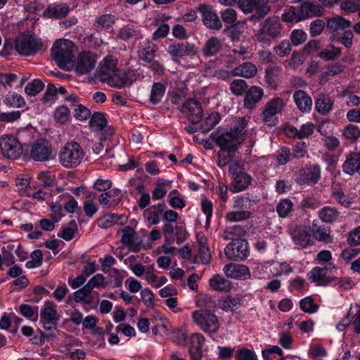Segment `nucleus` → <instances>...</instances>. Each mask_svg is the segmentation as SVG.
I'll return each instance as SVG.
<instances>
[{
  "mask_svg": "<svg viewBox=\"0 0 360 360\" xmlns=\"http://www.w3.org/2000/svg\"><path fill=\"white\" fill-rule=\"evenodd\" d=\"M75 46L69 39H59L51 48V56L57 65L63 70L73 68Z\"/></svg>",
  "mask_w": 360,
  "mask_h": 360,
  "instance_id": "f257e3e1",
  "label": "nucleus"
},
{
  "mask_svg": "<svg viewBox=\"0 0 360 360\" xmlns=\"http://www.w3.org/2000/svg\"><path fill=\"white\" fill-rule=\"evenodd\" d=\"M282 37V24L276 17L266 18L259 25L255 34L257 41L263 46H269L273 39Z\"/></svg>",
  "mask_w": 360,
  "mask_h": 360,
  "instance_id": "f03ea898",
  "label": "nucleus"
},
{
  "mask_svg": "<svg viewBox=\"0 0 360 360\" xmlns=\"http://www.w3.org/2000/svg\"><path fill=\"white\" fill-rule=\"evenodd\" d=\"M231 177V192L235 193L247 189L252 184V178L245 172L244 162L240 159L233 161L229 167Z\"/></svg>",
  "mask_w": 360,
  "mask_h": 360,
  "instance_id": "7ed1b4c3",
  "label": "nucleus"
},
{
  "mask_svg": "<svg viewBox=\"0 0 360 360\" xmlns=\"http://www.w3.org/2000/svg\"><path fill=\"white\" fill-rule=\"evenodd\" d=\"M165 236V243L158 248L165 254H174L175 248L171 245L176 241L177 244L184 242L188 234L186 229L181 226H174L172 224H165L162 228Z\"/></svg>",
  "mask_w": 360,
  "mask_h": 360,
  "instance_id": "20e7f679",
  "label": "nucleus"
},
{
  "mask_svg": "<svg viewBox=\"0 0 360 360\" xmlns=\"http://www.w3.org/2000/svg\"><path fill=\"white\" fill-rule=\"evenodd\" d=\"M84 155V151L79 143L70 142L61 148L59 153V160L65 167L72 168L80 164Z\"/></svg>",
  "mask_w": 360,
  "mask_h": 360,
  "instance_id": "39448f33",
  "label": "nucleus"
},
{
  "mask_svg": "<svg viewBox=\"0 0 360 360\" xmlns=\"http://www.w3.org/2000/svg\"><path fill=\"white\" fill-rule=\"evenodd\" d=\"M238 5L245 13H250L255 10V13L248 18L254 23L260 21L271 11L269 0H240Z\"/></svg>",
  "mask_w": 360,
  "mask_h": 360,
  "instance_id": "423d86ee",
  "label": "nucleus"
},
{
  "mask_svg": "<svg viewBox=\"0 0 360 360\" xmlns=\"http://www.w3.org/2000/svg\"><path fill=\"white\" fill-rule=\"evenodd\" d=\"M194 322L205 333H216L219 328V323L217 316L207 309L194 311L192 314Z\"/></svg>",
  "mask_w": 360,
  "mask_h": 360,
  "instance_id": "0eeeda50",
  "label": "nucleus"
},
{
  "mask_svg": "<svg viewBox=\"0 0 360 360\" xmlns=\"http://www.w3.org/2000/svg\"><path fill=\"white\" fill-rule=\"evenodd\" d=\"M43 43L41 39L34 35L22 34L17 37L15 41L16 51L22 56H29L34 55L42 48Z\"/></svg>",
  "mask_w": 360,
  "mask_h": 360,
  "instance_id": "6e6552de",
  "label": "nucleus"
},
{
  "mask_svg": "<svg viewBox=\"0 0 360 360\" xmlns=\"http://www.w3.org/2000/svg\"><path fill=\"white\" fill-rule=\"evenodd\" d=\"M0 151L8 159H18L22 153V146L19 141L12 135H4L0 137Z\"/></svg>",
  "mask_w": 360,
  "mask_h": 360,
  "instance_id": "1a4fd4ad",
  "label": "nucleus"
},
{
  "mask_svg": "<svg viewBox=\"0 0 360 360\" xmlns=\"http://www.w3.org/2000/svg\"><path fill=\"white\" fill-rule=\"evenodd\" d=\"M285 106L282 98L276 97L265 105L261 114L262 121L268 126H275L278 123L276 115L281 113Z\"/></svg>",
  "mask_w": 360,
  "mask_h": 360,
  "instance_id": "9d476101",
  "label": "nucleus"
},
{
  "mask_svg": "<svg viewBox=\"0 0 360 360\" xmlns=\"http://www.w3.org/2000/svg\"><path fill=\"white\" fill-rule=\"evenodd\" d=\"M197 10L201 13L203 25L207 29L218 31L222 28V22L212 6L202 4Z\"/></svg>",
  "mask_w": 360,
  "mask_h": 360,
  "instance_id": "9b49d317",
  "label": "nucleus"
},
{
  "mask_svg": "<svg viewBox=\"0 0 360 360\" xmlns=\"http://www.w3.org/2000/svg\"><path fill=\"white\" fill-rule=\"evenodd\" d=\"M224 252L229 259L243 260L249 255L248 243L245 240L231 241L226 245Z\"/></svg>",
  "mask_w": 360,
  "mask_h": 360,
  "instance_id": "f8f14e48",
  "label": "nucleus"
},
{
  "mask_svg": "<svg viewBox=\"0 0 360 360\" xmlns=\"http://www.w3.org/2000/svg\"><path fill=\"white\" fill-rule=\"evenodd\" d=\"M240 130L237 128L233 131L223 133L216 138V143L221 149L236 151L243 139L240 135Z\"/></svg>",
  "mask_w": 360,
  "mask_h": 360,
  "instance_id": "ddd939ff",
  "label": "nucleus"
},
{
  "mask_svg": "<svg viewBox=\"0 0 360 360\" xmlns=\"http://www.w3.org/2000/svg\"><path fill=\"white\" fill-rule=\"evenodd\" d=\"M321 179V167L317 164L307 165L300 169L297 177V182L300 185L314 186Z\"/></svg>",
  "mask_w": 360,
  "mask_h": 360,
  "instance_id": "4468645a",
  "label": "nucleus"
},
{
  "mask_svg": "<svg viewBox=\"0 0 360 360\" xmlns=\"http://www.w3.org/2000/svg\"><path fill=\"white\" fill-rule=\"evenodd\" d=\"M52 147L46 140L39 139L31 146L30 157L38 162L47 161L52 158Z\"/></svg>",
  "mask_w": 360,
  "mask_h": 360,
  "instance_id": "2eb2a0df",
  "label": "nucleus"
},
{
  "mask_svg": "<svg viewBox=\"0 0 360 360\" xmlns=\"http://www.w3.org/2000/svg\"><path fill=\"white\" fill-rule=\"evenodd\" d=\"M96 62V56L87 51H83L79 53L77 60H75V68L79 75L88 74L94 68Z\"/></svg>",
  "mask_w": 360,
  "mask_h": 360,
  "instance_id": "dca6fc26",
  "label": "nucleus"
},
{
  "mask_svg": "<svg viewBox=\"0 0 360 360\" xmlns=\"http://www.w3.org/2000/svg\"><path fill=\"white\" fill-rule=\"evenodd\" d=\"M180 110L193 124L198 123L203 115L201 104L195 99H188L186 101Z\"/></svg>",
  "mask_w": 360,
  "mask_h": 360,
  "instance_id": "f3484780",
  "label": "nucleus"
},
{
  "mask_svg": "<svg viewBox=\"0 0 360 360\" xmlns=\"http://www.w3.org/2000/svg\"><path fill=\"white\" fill-rule=\"evenodd\" d=\"M167 52L173 57L193 56L198 53L197 47L188 42L174 43L169 46Z\"/></svg>",
  "mask_w": 360,
  "mask_h": 360,
  "instance_id": "a211bd4d",
  "label": "nucleus"
},
{
  "mask_svg": "<svg viewBox=\"0 0 360 360\" xmlns=\"http://www.w3.org/2000/svg\"><path fill=\"white\" fill-rule=\"evenodd\" d=\"M289 232L297 245L306 248L313 244L311 235L304 227L292 226L290 229Z\"/></svg>",
  "mask_w": 360,
  "mask_h": 360,
  "instance_id": "6ab92c4d",
  "label": "nucleus"
},
{
  "mask_svg": "<svg viewBox=\"0 0 360 360\" xmlns=\"http://www.w3.org/2000/svg\"><path fill=\"white\" fill-rule=\"evenodd\" d=\"M41 321L46 330H52L57 326L56 311L53 307V304L46 302L41 312Z\"/></svg>",
  "mask_w": 360,
  "mask_h": 360,
  "instance_id": "aec40b11",
  "label": "nucleus"
},
{
  "mask_svg": "<svg viewBox=\"0 0 360 360\" xmlns=\"http://www.w3.org/2000/svg\"><path fill=\"white\" fill-rule=\"evenodd\" d=\"M117 62V60L112 56L106 57L100 64L97 78L102 82L108 80L109 76L118 69Z\"/></svg>",
  "mask_w": 360,
  "mask_h": 360,
  "instance_id": "412c9836",
  "label": "nucleus"
},
{
  "mask_svg": "<svg viewBox=\"0 0 360 360\" xmlns=\"http://www.w3.org/2000/svg\"><path fill=\"white\" fill-rule=\"evenodd\" d=\"M299 10L302 20L323 14V8L318 3L309 1H303Z\"/></svg>",
  "mask_w": 360,
  "mask_h": 360,
  "instance_id": "4be33fe9",
  "label": "nucleus"
},
{
  "mask_svg": "<svg viewBox=\"0 0 360 360\" xmlns=\"http://www.w3.org/2000/svg\"><path fill=\"white\" fill-rule=\"evenodd\" d=\"M69 11L70 8L66 4L54 3L44 10L43 16L47 18L60 19L66 17Z\"/></svg>",
  "mask_w": 360,
  "mask_h": 360,
  "instance_id": "5701e85b",
  "label": "nucleus"
},
{
  "mask_svg": "<svg viewBox=\"0 0 360 360\" xmlns=\"http://www.w3.org/2000/svg\"><path fill=\"white\" fill-rule=\"evenodd\" d=\"M223 271L227 277L232 278H247L250 276V270L243 264H228Z\"/></svg>",
  "mask_w": 360,
  "mask_h": 360,
  "instance_id": "b1692460",
  "label": "nucleus"
},
{
  "mask_svg": "<svg viewBox=\"0 0 360 360\" xmlns=\"http://www.w3.org/2000/svg\"><path fill=\"white\" fill-rule=\"evenodd\" d=\"M263 89L257 86H252L245 94L244 106L247 109H252L260 101L263 96Z\"/></svg>",
  "mask_w": 360,
  "mask_h": 360,
  "instance_id": "393cba45",
  "label": "nucleus"
},
{
  "mask_svg": "<svg viewBox=\"0 0 360 360\" xmlns=\"http://www.w3.org/2000/svg\"><path fill=\"white\" fill-rule=\"evenodd\" d=\"M293 99L297 108L302 112H309L312 108L311 97L304 91L297 90L293 94Z\"/></svg>",
  "mask_w": 360,
  "mask_h": 360,
  "instance_id": "a878e982",
  "label": "nucleus"
},
{
  "mask_svg": "<svg viewBox=\"0 0 360 360\" xmlns=\"http://www.w3.org/2000/svg\"><path fill=\"white\" fill-rule=\"evenodd\" d=\"M167 206L164 203L153 205L145 210L143 217L150 225H155L160 222V216L164 212Z\"/></svg>",
  "mask_w": 360,
  "mask_h": 360,
  "instance_id": "bb28decb",
  "label": "nucleus"
},
{
  "mask_svg": "<svg viewBox=\"0 0 360 360\" xmlns=\"http://www.w3.org/2000/svg\"><path fill=\"white\" fill-rule=\"evenodd\" d=\"M333 100L326 94H320L315 99V108L319 114L327 115L333 108Z\"/></svg>",
  "mask_w": 360,
  "mask_h": 360,
  "instance_id": "cd10ccee",
  "label": "nucleus"
},
{
  "mask_svg": "<svg viewBox=\"0 0 360 360\" xmlns=\"http://www.w3.org/2000/svg\"><path fill=\"white\" fill-rule=\"evenodd\" d=\"M343 171L352 175L354 173L360 174V152L350 153L342 165Z\"/></svg>",
  "mask_w": 360,
  "mask_h": 360,
  "instance_id": "c85d7f7f",
  "label": "nucleus"
},
{
  "mask_svg": "<svg viewBox=\"0 0 360 360\" xmlns=\"http://www.w3.org/2000/svg\"><path fill=\"white\" fill-rule=\"evenodd\" d=\"M157 51L158 47L153 42L144 40L141 43L138 53L140 59L147 62L154 58Z\"/></svg>",
  "mask_w": 360,
  "mask_h": 360,
  "instance_id": "c756f323",
  "label": "nucleus"
},
{
  "mask_svg": "<svg viewBox=\"0 0 360 360\" xmlns=\"http://www.w3.org/2000/svg\"><path fill=\"white\" fill-rule=\"evenodd\" d=\"M257 69L255 65L250 62H244L232 70V75L234 77H242L252 78L256 75Z\"/></svg>",
  "mask_w": 360,
  "mask_h": 360,
  "instance_id": "7c9ffc66",
  "label": "nucleus"
},
{
  "mask_svg": "<svg viewBox=\"0 0 360 360\" xmlns=\"http://www.w3.org/2000/svg\"><path fill=\"white\" fill-rule=\"evenodd\" d=\"M210 285L216 291L229 292L232 288L231 282L220 274L214 275L210 279Z\"/></svg>",
  "mask_w": 360,
  "mask_h": 360,
  "instance_id": "2f4dec72",
  "label": "nucleus"
},
{
  "mask_svg": "<svg viewBox=\"0 0 360 360\" xmlns=\"http://www.w3.org/2000/svg\"><path fill=\"white\" fill-rule=\"evenodd\" d=\"M351 22L342 17L338 16L328 20L327 28L331 32L332 34H338L340 30H344L351 27Z\"/></svg>",
  "mask_w": 360,
  "mask_h": 360,
  "instance_id": "473e14b6",
  "label": "nucleus"
},
{
  "mask_svg": "<svg viewBox=\"0 0 360 360\" xmlns=\"http://www.w3.org/2000/svg\"><path fill=\"white\" fill-rule=\"evenodd\" d=\"M222 46L221 41L216 37L210 38L204 44L202 51L204 56L210 57L216 55Z\"/></svg>",
  "mask_w": 360,
  "mask_h": 360,
  "instance_id": "72a5a7b5",
  "label": "nucleus"
},
{
  "mask_svg": "<svg viewBox=\"0 0 360 360\" xmlns=\"http://www.w3.org/2000/svg\"><path fill=\"white\" fill-rule=\"evenodd\" d=\"M327 269L321 267H314L310 271L309 280L318 285H326L330 281L326 277Z\"/></svg>",
  "mask_w": 360,
  "mask_h": 360,
  "instance_id": "f704fd0d",
  "label": "nucleus"
},
{
  "mask_svg": "<svg viewBox=\"0 0 360 360\" xmlns=\"http://www.w3.org/2000/svg\"><path fill=\"white\" fill-rule=\"evenodd\" d=\"M103 82H106L109 85L114 87L121 88L124 86L127 82V73L123 70L117 69L115 72H113V74L109 76L108 80H105Z\"/></svg>",
  "mask_w": 360,
  "mask_h": 360,
  "instance_id": "c9c22d12",
  "label": "nucleus"
},
{
  "mask_svg": "<svg viewBox=\"0 0 360 360\" xmlns=\"http://www.w3.org/2000/svg\"><path fill=\"white\" fill-rule=\"evenodd\" d=\"M340 215V212L335 207L326 206L319 211V217L326 223H333L335 221Z\"/></svg>",
  "mask_w": 360,
  "mask_h": 360,
  "instance_id": "e433bc0d",
  "label": "nucleus"
},
{
  "mask_svg": "<svg viewBox=\"0 0 360 360\" xmlns=\"http://www.w3.org/2000/svg\"><path fill=\"white\" fill-rule=\"evenodd\" d=\"M310 231L313 237L319 241H327L330 237V231L324 225L319 224L316 221H314Z\"/></svg>",
  "mask_w": 360,
  "mask_h": 360,
  "instance_id": "4c0bfd02",
  "label": "nucleus"
},
{
  "mask_svg": "<svg viewBox=\"0 0 360 360\" xmlns=\"http://www.w3.org/2000/svg\"><path fill=\"white\" fill-rule=\"evenodd\" d=\"M245 234L244 227L236 225L227 227L222 235V237L226 240H240L239 238L243 237Z\"/></svg>",
  "mask_w": 360,
  "mask_h": 360,
  "instance_id": "58836bf2",
  "label": "nucleus"
},
{
  "mask_svg": "<svg viewBox=\"0 0 360 360\" xmlns=\"http://www.w3.org/2000/svg\"><path fill=\"white\" fill-rule=\"evenodd\" d=\"M166 90V86L162 82H155L151 89L150 102L153 104L159 103L163 98Z\"/></svg>",
  "mask_w": 360,
  "mask_h": 360,
  "instance_id": "ea45409f",
  "label": "nucleus"
},
{
  "mask_svg": "<svg viewBox=\"0 0 360 360\" xmlns=\"http://www.w3.org/2000/svg\"><path fill=\"white\" fill-rule=\"evenodd\" d=\"M250 210H235L227 212L225 215V219L229 222H238L250 219L252 216Z\"/></svg>",
  "mask_w": 360,
  "mask_h": 360,
  "instance_id": "a19ab883",
  "label": "nucleus"
},
{
  "mask_svg": "<svg viewBox=\"0 0 360 360\" xmlns=\"http://www.w3.org/2000/svg\"><path fill=\"white\" fill-rule=\"evenodd\" d=\"M115 22V17L110 14H103L98 16L94 24L97 30H106Z\"/></svg>",
  "mask_w": 360,
  "mask_h": 360,
  "instance_id": "79ce46f5",
  "label": "nucleus"
},
{
  "mask_svg": "<svg viewBox=\"0 0 360 360\" xmlns=\"http://www.w3.org/2000/svg\"><path fill=\"white\" fill-rule=\"evenodd\" d=\"M140 31L134 26H124L122 27L117 35V38L121 40L127 41L131 38L141 37Z\"/></svg>",
  "mask_w": 360,
  "mask_h": 360,
  "instance_id": "37998d69",
  "label": "nucleus"
},
{
  "mask_svg": "<svg viewBox=\"0 0 360 360\" xmlns=\"http://www.w3.org/2000/svg\"><path fill=\"white\" fill-rule=\"evenodd\" d=\"M107 120L104 115L101 112H95L91 117L89 121V127L94 131H100L105 127Z\"/></svg>",
  "mask_w": 360,
  "mask_h": 360,
  "instance_id": "c03bdc74",
  "label": "nucleus"
},
{
  "mask_svg": "<svg viewBox=\"0 0 360 360\" xmlns=\"http://www.w3.org/2000/svg\"><path fill=\"white\" fill-rule=\"evenodd\" d=\"M344 70L342 65L338 63L328 65L327 70L321 73L320 75V81L321 82H326L329 80L330 77L334 75L340 74Z\"/></svg>",
  "mask_w": 360,
  "mask_h": 360,
  "instance_id": "a18cd8bd",
  "label": "nucleus"
},
{
  "mask_svg": "<svg viewBox=\"0 0 360 360\" xmlns=\"http://www.w3.org/2000/svg\"><path fill=\"white\" fill-rule=\"evenodd\" d=\"M354 34L349 30H345L342 34H333L330 37L332 41H337L342 44L346 48H350L352 46Z\"/></svg>",
  "mask_w": 360,
  "mask_h": 360,
  "instance_id": "49530a36",
  "label": "nucleus"
},
{
  "mask_svg": "<svg viewBox=\"0 0 360 360\" xmlns=\"http://www.w3.org/2000/svg\"><path fill=\"white\" fill-rule=\"evenodd\" d=\"M248 89V83L242 79H234L230 84V91L236 96H241L244 95Z\"/></svg>",
  "mask_w": 360,
  "mask_h": 360,
  "instance_id": "de8ad7c7",
  "label": "nucleus"
},
{
  "mask_svg": "<svg viewBox=\"0 0 360 360\" xmlns=\"http://www.w3.org/2000/svg\"><path fill=\"white\" fill-rule=\"evenodd\" d=\"M254 205V200H251L248 195H243L235 198L233 207L238 210H250Z\"/></svg>",
  "mask_w": 360,
  "mask_h": 360,
  "instance_id": "09e8293b",
  "label": "nucleus"
},
{
  "mask_svg": "<svg viewBox=\"0 0 360 360\" xmlns=\"http://www.w3.org/2000/svg\"><path fill=\"white\" fill-rule=\"evenodd\" d=\"M292 202L290 199L284 198L278 203L276 212L280 217L285 218L292 210Z\"/></svg>",
  "mask_w": 360,
  "mask_h": 360,
  "instance_id": "8fccbe9b",
  "label": "nucleus"
},
{
  "mask_svg": "<svg viewBox=\"0 0 360 360\" xmlns=\"http://www.w3.org/2000/svg\"><path fill=\"white\" fill-rule=\"evenodd\" d=\"M120 216L115 214H108L100 217L98 220V225L102 229H108L117 224L120 219Z\"/></svg>",
  "mask_w": 360,
  "mask_h": 360,
  "instance_id": "3c124183",
  "label": "nucleus"
},
{
  "mask_svg": "<svg viewBox=\"0 0 360 360\" xmlns=\"http://www.w3.org/2000/svg\"><path fill=\"white\" fill-rule=\"evenodd\" d=\"M341 53V49L339 47H335L333 45L326 47L325 49L322 50L319 56L323 59L326 60H333L338 58Z\"/></svg>",
  "mask_w": 360,
  "mask_h": 360,
  "instance_id": "603ef678",
  "label": "nucleus"
},
{
  "mask_svg": "<svg viewBox=\"0 0 360 360\" xmlns=\"http://www.w3.org/2000/svg\"><path fill=\"white\" fill-rule=\"evenodd\" d=\"M281 70L280 66H274L266 70L265 79L271 87L276 86L277 77Z\"/></svg>",
  "mask_w": 360,
  "mask_h": 360,
  "instance_id": "864d4df0",
  "label": "nucleus"
},
{
  "mask_svg": "<svg viewBox=\"0 0 360 360\" xmlns=\"http://www.w3.org/2000/svg\"><path fill=\"white\" fill-rule=\"evenodd\" d=\"M19 311L25 318L37 321L38 319V307L22 304L19 307Z\"/></svg>",
  "mask_w": 360,
  "mask_h": 360,
  "instance_id": "5fc2aeb1",
  "label": "nucleus"
},
{
  "mask_svg": "<svg viewBox=\"0 0 360 360\" xmlns=\"http://www.w3.org/2000/svg\"><path fill=\"white\" fill-rule=\"evenodd\" d=\"M239 304V298L231 296H226L220 301V307L226 311L235 310Z\"/></svg>",
  "mask_w": 360,
  "mask_h": 360,
  "instance_id": "6e6d98bb",
  "label": "nucleus"
},
{
  "mask_svg": "<svg viewBox=\"0 0 360 360\" xmlns=\"http://www.w3.org/2000/svg\"><path fill=\"white\" fill-rule=\"evenodd\" d=\"M53 117L56 122L65 124L70 120V110L66 106L60 105L56 109Z\"/></svg>",
  "mask_w": 360,
  "mask_h": 360,
  "instance_id": "4d7b16f0",
  "label": "nucleus"
},
{
  "mask_svg": "<svg viewBox=\"0 0 360 360\" xmlns=\"http://www.w3.org/2000/svg\"><path fill=\"white\" fill-rule=\"evenodd\" d=\"M44 85L39 79H35L31 82H28L25 88V93L29 96H35L39 93Z\"/></svg>",
  "mask_w": 360,
  "mask_h": 360,
  "instance_id": "13d9d810",
  "label": "nucleus"
},
{
  "mask_svg": "<svg viewBox=\"0 0 360 360\" xmlns=\"http://www.w3.org/2000/svg\"><path fill=\"white\" fill-rule=\"evenodd\" d=\"M235 151H228L227 150L221 149L218 152L217 165L220 167L226 166L228 164L232 163L233 153Z\"/></svg>",
  "mask_w": 360,
  "mask_h": 360,
  "instance_id": "bf43d9fd",
  "label": "nucleus"
},
{
  "mask_svg": "<svg viewBox=\"0 0 360 360\" xmlns=\"http://www.w3.org/2000/svg\"><path fill=\"white\" fill-rule=\"evenodd\" d=\"M282 20L284 22H299L302 20L301 16H300V10H297L295 7L291 6L288 9L285 10L282 15Z\"/></svg>",
  "mask_w": 360,
  "mask_h": 360,
  "instance_id": "052dcab7",
  "label": "nucleus"
},
{
  "mask_svg": "<svg viewBox=\"0 0 360 360\" xmlns=\"http://www.w3.org/2000/svg\"><path fill=\"white\" fill-rule=\"evenodd\" d=\"M32 259L27 261L25 264V266L28 269H34L39 267L42 264L43 260V254L41 250H35L31 253Z\"/></svg>",
  "mask_w": 360,
  "mask_h": 360,
  "instance_id": "680f3d73",
  "label": "nucleus"
},
{
  "mask_svg": "<svg viewBox=\"0 0 360 360\" xmlns=\"http://www.w3.org/2000/svg\"><path fill=\"white\" fill-rule=\"evenodd\" d=\"M221 22L233 25L237 20V12L232 8H228L221 12Z\"/></svg>",
  "mask_w": 360,
  "mask_h": 360,
  "instance_id": "e2e57ef3",
  "label": "nucleus"
},
{
  "mask_svg": "<svg viewBox=\"0 0 360 360\" xmlns=\"http://www.w3.org/2000/svg\"><path fill=\"white\" fill-rule=\"evenodd\" d=\"M343 136L351 141H356L360 137V129L354 124H349L344 128Z\"/></svg>",
  "mask_w": 360,
  "mask_h": 360,
  "instance_id": "0e129e2a",
  "label": "nucleus"
},
{
  "mask_svg": "<svg viewBox=\"0 0 360 360\" xmlns=\"http://www.w3.org/2000/svg\"><path fill=\"white\" fill-rule=\"evenodd\" d=\"M300 309L307 313L312 314L315 313L318 309L319 306L314 304L313 299L311 297H307L300 302Z\"/></svg>",
  "mask_w": 360,
  "mask_h": 360,
  "instance_id": "69168bd1",
  "label": "nucleus"
},
{
  "mask_svg": "<svg viewBox=\"0 0 360 360\" xmlns=\"http://www.w3.org/2000/svg\"><path fill=\"white\" fill-rule=\"evenodd\" d=\"M314 129L315 125L311 122H307L302 124L297 131H295L297 138L302 139L309 137L314 133Z\"/></svg>",
  "mask_w": 360,
  "mask_h": 360,
  "instance_id": "338daca9",
  "label": "nucleus"
},
{
  "mask_svg": "<svg viewBox=\"0 0 360 360\" xmlns=\"http://www.w3.org/2000/svg\"><path fill=\"white\" fill-rule=\"evenodd\" d=\"M122 242L127 245H131L134 240L135 231L131 226H127L122 229Z\"/></svg>",
  "mask_w": 360,
  "mask_h": 360,
  "instance_id": "774afa93",
  "label": "nucleus"
}]
</instances>
